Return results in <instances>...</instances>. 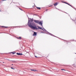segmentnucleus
<instances>
[{"label": "nucleus", "mask_w": 76, "mask_h": 76, "mask_svg": "<svg viewBox=\"0 0 76 76\" xmlns=\"http://www.w3.org/2000/svg\"><path fill=\"white\" fill-rule=\"evenodd\" d=\"M57 5V3H56L55 4H54V6H56Z\"/></svg>", "instance_id": "obj_7"}, {"label": "nucleus", "mask_w": 76, "mask_h": 76, "mask_svg": "<svg viewBox=\"0 0 76 76\" xmlns=\"http://www.w3.org/2000/svg\"><path fill=\"white\" fill-rule=\"evenodd\" d=\"M2 28H7L8 27H6V26H2Z\"/></svg>", "instance_id": "obj_9"}, {"label": "nucleus", "mask_w": 76, "mask_h": 76, "mask_svg": "<svg viewBox=\"0 0 76 76\" xmlns=\"http://www.w3.org/2000/svg\"><path fill=\"white\" fill-rule=\"evenodd\" d=\"M18 39H20L21 38V37H18Z\"/></svg>", "instance_id": "obj_11"}, {"label": "nucleus", "mask_w": 76, "mask_h": 76, "mask_svg": "<svg viewBox=\"0 0 76 76\" xmlns=\"http://www.w3.org/2000/svg\"><path fill=\"white\" fill-rule=\"evenodd\" d=\"M34 22L35 23H37L38 24H39L40 25H42V23H43V21H41L40 22H39L37 20H34Z\"/></svg>", "instance_id": "obj_2"}, {"label": "nucleus", "mask_w": 76, "mask_h": 76, "mask_svg": "<svg viewBox=\"0 0 76 76\" xmlns=\"http://www.w3.org/2000/svg\"><path fill=\"white\" fill-rule=\"evenodd\" d=\"M12 53H13V54H15V53H14V52H13Z\"/></svg>", "instance_id": "obj_17"}, {"label": "nucleus", "mask_w": 76, "mask_h": 76, "mask_svg": "<svg viewBox=\"0 0 76 76\" xmlns=\"http://www.w3.org/2000/svg\"><path fill=\"white\" fill-rule=\"evenodd\" d=\"M29 19H31V18H28V25L29 27H30V28H31V29H33V30H37V29H38L39 28H37V26H36L35 24L34 23H30V22H31V20H29Z\"/></svg>", "instance_id": "obj_1"}, {"label": "nucleus", "mask_w": 76, "mask_h": 76, "mask_svg": "<svg viewBox=\"0 0 76 76\" xmlns=\"http://www.w3.org/2000/svg\"><path fill=\"white\" fill-rule=\"evenodd\" d=\"M38 28H40V29H42V27H40L39 26H37Z\"/></svg>", "instance_id": "obj_8"}, {"label": "nucleus", "mask_w": 76, "mask_h": 76, "mask_svg": "<svg viewBox=\"0 0 76 76\" xmlns=\"http://www.w3.org/2000/svg\"><path fill=\"white\" fill-rule=\"evenodd\" d=\"M65 3H66V4H69L68 3H67L66 2H64Z\"/></svg>", "instance_id": "obj_14"}, {"label": "nucleus", "mask_w": 76, "mask_h": 76, "mask_svg": "<svg viewBox=\"0 0 76 76\" xmlns=\"http://www.w3.org/2000/svg\"><path fill=\"white\" fill-rule=\"evenodd\" d=\"M34 36H36L37 35V33L34 32V34H33Z\"/></svg>", "instance_id": "obj_4"}, {"label": "nucleus", "mask_w": 76, "mask_h": 76, "mask_svg": "<svg viewBox=\"0 0 76 76\" xmlns=\"http://www.w3.org/2000/svg\"><path fill=\"white\" fill-rule=\"evenodd\" d=\"M51 34V35H52V36H53V35L51 34Z\"/></svg>", "instance_id": "obj_16"}, {"label": "nucleus", "mask_w": 76, "mask_h": 76, "mask_svg": "<svg viewBox=\"0 0 76 76\" xmlns=\"http://www.w3.org/2000/svg\"><path fill=\"white\" fill-rule=\"evenodd\" d=\"M31 22H32V21H33V19H31Z\"/></svg>", "instance_id": "obj_15"}, {"label": "nucleus", "mask_w": 76, "mask_h": 76, "mask_svg": "<svg viewBox=\"0 0 76 76\" xmlns=\"http://www.w3.org/2000/svg\"><path fill=\"white\" fill-rule=\"evenodd\" d=\"M0 12H1V10H0Z\"/></svg>", "instance_id": "obj_23"}, {"label": "nucleus", "mask_w": 76, "mask_h": 76, "mask_svg": "<svg viewBox=\"0 0 76 76\" xmlns=\"http://www.w3.org/2000/svg\"><path fill=\"white\" fill-rule=\"evenodd\" d=\"M42 30H43V31H45V32H47V31H46L44 28H42Z\"/></svg>", "instance_id": "obj_6"}, {"label": "nucleus", "mask_w": 76, "mask_h": 76, "mask_svg": "<svg viewBox=\"0 0 76 76\" xmlns=\"http://www.w3.org/2000/svg\"><path fill=\"white\" fill-rule=\"evenodd\" d=\"M37 8L38 9H41V8L37 7Z\"/></svg>", "instance_id": "obj_10"}, {"label": "nucleus", "mask_w": 76, "mask_h": 76, "mask_svg": "<svg viewBox=\"0 0 76 76\" xmlns=\"http://www.w3.org/2000/svg\"><path fill=\"white\" fill-rule=\"evenodd\" d=\"M31 71H33V72H36V71H37V70H35V69H31Z\"/></svg>", "instance_id": "obj_5"}, {"label": "nucleus", "mask_w": 76, "mask_h": 76, "mask_svg": "<svg viewBox=\"0 0 76 76\" xmlns=\"http://www.w3.org/2000/svg\"><path fill=\"white\" fill-rule=\"evenodd\" d=\"M51 6H52V5H51L49 7H51Z\"/></svg>", "instance_id": "obj_19"}, {"label": "nucleus", "mask_w": 76, "mask_h": 76, "mask_svg": "<svg viewBox=\"0 0 76 76\" xmlns=\"http://www.w3.org/2000/svg\"><path fill=\"white\" fill-rule=\"evenodd\" d=\"M68 5H69V6H71V7H72V6L71 5H70V4H68Z\"/></svg>", "instance_id": "obj_12"}, {"label": "nucleus", "mask_w": 76, "mask_h": 76, "mask_svg": "<svg viewBox=\"0 0 76 76\" xmlns=\"http://www.w3.org/2000/svg\"><path fill=\"white\" fill-rule=\"evenodd\" d=\"M11 69H13V68L12 67H11Z\"/></svg>", "instance_id": "obj_18"}, {"label": "nucleus", "mask_w": 76, "mask_h": 76, "mask_svg": "<svg viewBox=\"0 0 76 76\" xmlns=\"http://www.w3.org/2000/svg\"><path fill=\"white\" fill-rule=\"evenodd\" d=\"M47 10H46V11H47Z\"/></svg>", "instance_id": "obj_22"}, {"label": "nucleus", "mask_w": 76, "mask_h": 76, "mask_svg": "<svg viewBox=\"0 0 76 76\" xmlns=\"http://www.w3.org/2000/svg\"><path fill=\"white\" fill-rule=\"evenodd\" d=\"M20 10H22L20 8Z\"/></svg>", "instance_id": "obj_21"}, {"label": "nucleus", "mask_w": 76, "mask_h": 76, "mask_svg": "<svg viewBox=\"0 0 76 76\" xmlns=\"http://www.w3.org/2000/svg\"><path fill=\"white\" fill-rule=\"evenodd\" d=\"M35 57H36V58H37V56H35Z\"/></svg>", "instance_id": "obj_20"}, {"label": "nucleus", "mask_w": 76, "mask_h": 76, "mask_svg": "<svg viewBox=\"0 0 76 76\" xmlns=\"http://www.w3.org/2000/svg\"><path fill=\"white\" fill-rule=\"evenodd\" d=\"M17 55H18V56H22L23 55V54L22 53H17L16 54Z\"/></svg>", "instance_id": "obj_3"}, {"label": "nucleus", "mask_w": 76, "mask_h": 76, "mask_svg": "<svg viewBox=\"0 0 76 76\" xmlns=\"http://www.w3.org/2000/svg\"><path fill=\"white\" fill-rule=\"evenodd\" d=\"M12 65H13V64H12Z\"/></svg>", "instance_id": "obj_24"}, {"label": "nucleus", "mask_w": 76, "mask_h": 76, "mask_svg": "<svg viewBox=\"0 0 76 76\" xmlns=\"http://www.w3.org/2000/svg\"><path fill=\"white\" fill-rule=\"evenodd\" d=\"M61 70H64V69H61Z\"/></svg>", "instance_id": "obj_13"}, {"label": "nucleus", "mask_w": 76, "mask_h": 76, "mask_svg": "<svg viewBox=\"0 0 76 76\" xmlns=\"http://www.w3.org/2000/svg\"><path fill=\"white\" fill-rule=\"evenodd\" d=\"M75 54H76V53H75Z\"/></svg>", "instance_id": "obj_25"}]
</instances>
